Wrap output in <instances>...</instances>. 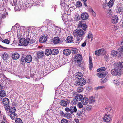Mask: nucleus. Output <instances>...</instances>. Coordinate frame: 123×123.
I'll return each mask as SVG.
<instances>
[{"mask_svg": "<svg viewBox=\"0 0 123 123\" xmlns=\"http://www.w3.org/2000/svg\"><path fill=\"white\" fill-rule=\"evenodd\" d=\"M47 40L46 37L45 36H43L41 37L39 41L41 42H44Z\"/></svg>", "mask_w": 123, "mask_h": 123, "instance_id": "bb28decb", "label": "nucleus"}, {"mask_svg": "<svg viewBox=\"0 0 123 123\" xmlns=\"http://www.w3.org/2000/svg\"><path fill=\"white\" fill-rule=\"evenodd\" d=\"M87 0H81V1H82L84 2H86Z\"/></svg>", "mask_w": 123, "mask_h": 123, "instance_id": "338daca9", "label": "nucleus"}, {"mask_svg": "<svg viewBox=\"0 0 123 123\" xmlns=\"http://www.w3.org/2000/svg\"><path fill=\"white\" fill-rule=\"evenodd\" d=\"M2 42L7 44H9L10 43V41L7 39H5L2 41Z\"/></svg>", "mask_w": 123, "mask_h": 123, "instance_id": "a18cd8bd", "label": "nucleus"}, {"mask_svg": "<svg viewBox=\"0 0 123 123\" xmlns=\"http://www.w3.org/2000/svg\"><path fill=\"white\" fill-rule=\"evenodd\" d=\"M115 68L111 71V74L114 75H117L121 72V68H123V62H116L115 63Z\"/></svg>", "mask_w": 123, "mask_h": 123, "instance_id": "f03ea898", "label": "nucleus"}, {"mask_svg": "<svg viewBox=\"0 0 123 123\" xmlns=\"http://www.w3.org/2000/svg\"><path fill=\"white\" fill-rule=\"evenodd\" d=\"M105 12L106 15L108 17L111 16L113 14L112 11L111 9L106 10Z\"/></svg>", "mask_w": 123, "mask_h": 123, "instance_id": "aec40b11", "label": "nucleus"}, {"mask_svg": "<svg viewBox=\"0 0 123 123\" xmlns=\"http://www.w3.org/2000/svg\"><path fill=\"white\" fill-rule=\"evenodd\" d=\"M60 114L61 116L65 118L66 116V113H64L62 111H61L60 112Z\"/></svg>", "mask_w": 123, "mask_h": 123, "instance_id": "09e8293b", "label": "nucleus"}, {"mask_svg": "<svg viewBox=\"0 0 123 123\" xmlns=\"http://www.w3.org/2000/svg\"><path fill=\"white\" fill-rule=\"evenodd\" d=\"M95 101L94 98L93 96H91L90 98L89 102L90 103H93Z\"/></svg>", "mask_w": 123, "mask_h": 123, "instance_id": "79ce46f5", "label": "nucleus"}, {"mask_svg": "<svg viewBox=\"0 0 123 123\" xmlns=\"http://www.w3.org/2000/svg\"><path fill=\"white\" fill-rule=\"evenodd\" d=\"M114 3L113 0H111L108 3V6L109 7H111L113 6Z\"/></svg>", "mask_w": 123, "mask_h": 123, "instance_id": "2f4dec72", "label": "nucleus"}, {"mask_svg": "<svg viewBox=\"0 0 123 123\" xmlns=\"http://www.w3.org/2000/svg\"><path fill=\"white\" fill-rule=\"evenodd\" d=\"M25 60V58L23 57H22L21 58V59L20 60V63L21 64H23L24 63V62Z\"/></svg>", "mask_w": 123, "mask_h": 123, "instance_id": "6e6d98bb", "label": "nucleus"}, {"mask_svg": "<svg viewBox=\"0 0 123 123\" xmlns=\"http://www.w3.org/2000/svg\"><path fill=\"white\" fill-rule=\"evenodd\" d=\"M6 93L3 90H1L0 92V96L1 97H3L5 96Z\"/></svg>", "mask_w": 123, "mask_h": 123, "instance_id": "c9c22d12", "label": "nucleus"}, {"mask_svg": "<svg viewBox=\"0 0 123 123\" xmlns=\"http://www.w3.org/2000/svg\"><path fill=\"white\" fill-rule=\"evenodd\" d=\"M81 17L79 15H75L74 17V19L75 20L78 21L80 19Z\"/></svg>", "mask_w": 123, "mask_h": 123, "instance_id": "58836bf2", "label": "nucleus"}, {"mask_svg": "<svg viewBox=\"0 0 123 123\" xmlns=\"http://www.w3.org/2000/svg\"><path fill=\"white\" fill-rule=\"evenodd\" d=\"M61 123H68V121L67 120L65 119H62L61 122Z\"/></svg>", "mask_w": 123, "mask_h": 123, "instance_id": "49530a36", "label": "nucleus"}, {"mask_svg": "<svg viewBox=\"0 0 123 123\" xmlns=\"http://www.w3.org/2000/svg\"><path fill=\"white\" fill-rule=\"evenodd\" d=\"M83 90V88L82 87H78L77 89V91L79 93H80Z\"/></svg>", "mask_w": 123, "mask_h": 123, "instance_id": "e433bc0d", "label": "nucleus"}, {"mask_svg": "<svg viewBox=\"0 0 123 123\" xmlns=\"http://www.w3.org/2000/svg\"><path fill=\"white\" fill-rule=\"evenodd\" d=\"M103 119L104 121L106 122H109L111 119L110 116L109 115H105Z\"/></svg>", "mask_w": 123, "mask_h": 123, "instance_id": "4468645a", "label": "nucleus"}, {"mask_svg": "<svg viewBox=\"0 0 123 123\" xmlns=\"http://www.w3.org/2000/svg\"><path fill=\"white\" fill-rule=\"evenodd\" d=\"M60 39L58 37H56L54 38L53 40V43L54 44H57L60 42Z\"/></svg>", "mask_w": 123, "mask_h": 123, "instance_id": "393cba45", "label": "nucleus"}, {"mask_svg": "<svg viewBox=\"0 0 123 123\" xmlns=\"http://www.w3.org/2000/svg\"><path fill=\"white\" fill-rule=\"evenodd\" d=\"M77 106L79 108H81L83 107V105L81 102L78 103L77 104Z\"/></svg>", "mask_w": 123, "mask_h": 123, "instance_id": "c03bdc74", "label": "nucleus"}, {"mask_svg": "<svg viewBox=\"0 0 123 123\" xmlns=\"http://www.w3.org/2000/svg\"><path fill=\"white\" fill-rule=\"evenodd\" d=\"M106 53V51L104 49H99L95 52V55L98 56L103 55Z\"/></svg>", "mask_w": 123, "mask_h": 123, "instance_id": "1a4fd4ad", "label": "nucleus"}, {"mask_svg": "<svg viewBox=\"0 0 123 123\" xmlns=\"http://www.w3.org/2000/svg\"><path fill=\"white\" fill-rule=\"evenodd\" d=\"M119 51H121L123 52V45L121 46V48H120L119 49Z\"/></svg>", "mask_w": 123, "mask_h": 123, "instance_id": "052dcab7", "label": "nucleus"}, {"mask_svg": "<svg viewBox=\"0 0 123 123\" xmlns=\"http://www.w3.org/2000/svg\"><path fill=\"white\" fill-rule=\"evenodd\" d=\"M82 59V55L79 54L76 55L75 58V63L78 66L81 67V61Z\"/></svg>", "mask_w": 123, "mask_h": 123, "instance_id": "20e7f679", "label": "nucleus"}, {"mask_svg": "<svg viewBox=\"0 0 123 123\" xmlns=\"http://www.w3.org/2000/svg\"><path fill=\"white\" fill-rule=\"evenodd\" d=\"M46 21L47 22H48V23L49 24H50L51 23V21H49V20H47Z\"/></svg>", "mask_w": 123, "mask_h": 123, "instance_id": "e2e57ef3", "label": "nucleus"}, {"mask_svg": "<svg viewBox=\"0 0 123 123\" xmlns=\"http://www.w3.org/2000/svg\"><path fill=\"white\" fill-rule=\"evenodd\" d=\"M71 113H70L68 112H67L66 113V117H65V118L67 119H69L72 117V115Z\"/></svg>", "mask_w": 123, "mask_h": 123, "instance_id": "72a5a7b5", "label": "nucleus"}, {"mask_svg": "<svg viewBox=\"0 0 123 123\" xmlns=\"http://www.w3.org/2000/svg\"><path fill=\"white\" fill-rule=\"evenodd\" d=\"M13 3H12L11 2V4H12V5L13 6H15L17 4V3L16 2H14L13 0Z\"/></svg>", "mask_w": 123, "mask_h": 123, "instance_id": "13d9d810", "label": "nucleus"}, {"mask_svg": "<svg viewBox=\"0 0 123 123\" xmlns=\"http://www.w3.org/2000/svg\"><path fill=\"white\" fill-rule=\"evenodd\" d=\"M86 44V41L82 44L81 45V46L82 47H85Z\"/></svg>", "mask_w": 123, "mask_h": 123, "instance_id": "bf43d9fd", "label": "nucleus"}, {"mask_svg": "<svg viewBox=\"0 0 123 123\" xmlns=\"http://www.w3.org/2000/svg\"><path fill=\"white\" fill-rule=\"evenodd\" d=\"M16 111L15 108L14 107H11L9 109V110H7L6 113L8 115H9L10 113H14Z\"/></svg>", "mask_w": 123, "mask_h": 123, "instance_id": "dca6fc26", "label": "nucleus"}, {"mask_svg": "<svg viewBox=\"0 0 123 123\" xmlns=\"http://www.w3.org/2000/svg\"><path fill=\"white\" fill-rule=\"evenodd\" d=\"M100 72H106L105 71L106 69V68L105 67H102L100 68Z\"/></svg>", "mask_w": 123, "mask_h": 123, "instance_id": "de8ad7c7", "label": "nucleus"}, {"mask_svg": "<svg viewBox=\"0 0 123 123\" xmlns=\"http://www.w3.org/2000/svg\"><path fill=\"white\" fill-rule=\"evenodd\" d=\"M78 28H82L84 31L86 30L87 28V26L86 23H83L82 21H79L78 25Z\"/></svg>", "mask_w": 123, "mask_h": 123, "instance_id": "423d86ee", "label": "nucleus"}, {"mask_svg": "<svg viewBox=\"0 0 123 123\" xmlns=\"http://www.w3.org/2000/svg\"><path fill=\"white\" fill-rule=\"evenodd\" d=\"M90 11L92 12V13L93 14V15L94 16H95V12L94 11L93 9H90Z\"/></svg>", "mask_w": 123, "mask_h": 123, "instance_id": "4d7b16f0", "label": "nucleus"}, {"mask_svg": "<svg viewBox=\"0 0 123 123\" xmlns=\"http://www.w3.org/2000/svg\"><path fill=\"white\" fill-rule=\"evenodd\" d=\"M117 11L118 12L120 13V12H123V8L122 6H118L117 9Z\"/></svg>", "mask_w": 123, "mask_h": 123, "instance_id": "a878e982", "label": "nucleus"}, {"mask_svg": "<svg viewBox=\"0 0 123 123\" xmlns=\"http://www.w3.org/2000/svg\"><path fill=\"white\" fill-rule=\"evenodd\" d=\"M89 69L90 70H92L93 65L92 61V59L90 56H89Z\"/></svg>", "mask_w": 123, "mask_h": 123, "instance_id": "5701e85b", "label": "nucleus"}, {"mask_svg": "<svg viewBox=\"0 0 123 123\" xmlns=\"http://www.w3.org/2000/svg\"><path fill=\"white\" fill-rule=\"evenodd\" d=\"M9 115L10 118L12 120H13L14 119H15L17 116V114H15V113H11Z\"/></svg>", "mask_w": 123, "mask_h": 123, "instance_id": "7c9ffc66", "label": "nucleus"}, {"mask_svg": "<svg viewBox=\"0 0 123 123\" xmlns=\"http://www.w3.org/2000/svg\"><path fill=\"white\" fill-rule=\"evenodd\" d=\"M35 41L33 39H31L30 40V39L29 41V43L30 44H32Z\"/></svg>", "mask_w": 123, "mask_h": 123, "instance_id": "864d4df0", "label": "nucleus"}, {"mask_svg": "<svg viewBox=\"0 0 123 123\" xmlns=\"http://www.w3.org/2000/svg\"><path fill=\"white\" fill-rule=\"evenodd\" d=\"M83 75L80 72H78L76 73V78L77 79H79L82 78Z\"/></svg>", "mask_w": 123, "mask_h": 123, "instance_id": "6ab92c4d", "label": "nucleus"}, {"mask_svg": "<svg viewBox=\"0 0 123 123\" xmlns=\"http://www.w3.org/2000/svg\"><path fill=\"white\" fill-rule=\"evenodd\" d=\"M44 53L43 51L39 52L37 54V57L39 58H42L43 56Z\"/></svg>", "mask_w": 123, "mask_h": 123, "instance_id": "c756f323", "label": "nucleus"}, {"mask_svg": "<svg viewBox=\"0 0 123 123\" xmlns=\"http://www.w3.org/2000/svg\"><path fill=\"white\" fill-rule=\"evenodd\" d=\"M82 6V4L81 2L80 1H78L77 2L76 4V7H80Z\"/></svg>", "mask_w": 123, "mask_h": 123, "instance_id": "ea45409f", "label": "nucleus"}, {"mask_svg": "<svg viewBox=\"0 0 123 123\" xmlns=\"http://www.w3.org/2000/svg\"><path fill=\"white\" fill-rule=\"evenodd\" d=\"M51 50L48 49H46L45 51V54L47 55H49L52 54Z\"/></svg>", "mask_w": 123, "mask_h": 123, "instance_id": "c85d7f7f", "label": "nucleus"}, {"mask_svg": "<svg viewBox=\"0 0 123 123\" xmlns=\"http://www.w3.org/2000/svg\"><path fill=\"white\" fill-rule=\"evenodd\" d=\"M79 80L78 81L75 82V84L77 85H78V83L80 85H85L86 83V82L84 78H82L79 79Z\"/></svg>", "mask_w": 123, "mask_h": 123, "instance_id": "f8f14e48", "label": "nucleus"}, {"mask_svg": "<svg viewBox=\"0 0 123 123\" xmlns=\"http://www.w3.org/2000/svg\"><path fill=\"white\" fill-rule=\"evenodd\" d=\"M83 96L81 94H78L75 97V99H73V104H74L76 103L77 102L80 101L82 98Z\"/></svg>", "mask_w": 123, "mask_h": 123, "instance_id": "6e6552de", "label": "nucleus"}, {"mask_svg": "<svg viewBox=\"0 0 123 123\" xmlns=\"http://www.w3.org/2000/svg\"><path fill=\"white\" fill-rule=\"evenodd\" d=\"M8 57V56L6 53H4L2 54V57L4 60H6Z\"/></svg>", "mask_w": 123, "mask_h": 123, "instance_id": "f704fd0d", "label": "nucleus"}, {"mask_svg": "<svg viewBox=\"0 0 123 123\" xmlns=\"http://www.w3.org/2000/svg\"><path fill=\"white\" fill-rule=\"evenodd\" d=\"M105 87L104 86H100L96 87V88L97 89H100L104 88Z\"/></svg>", "mask_w": 123, "mask_h": 123, "instance_id": "603ef678", "label": "nucleus"}, {"mask_svg": "<svg viewBox=\"0 0 123 123\" xmlns=\"http://www.w3.org/2000/svg\"><path fill=\"white\" fill-rule=\"evenodd\" d=\"M89 17L88 15L86 13H82L81 15V17L82 20H85L87 19Z\"/></svg>", "mask_w": 123, "mask_h": 123, "instance_id": "2eb2a0df", "label": "nucleus"}, {"mask_svg": "<svg viewBox=\"0 0 123 123\" xmlns=\"http://www.w3.org/2000/svg\"><path fill=\"white\" fill-rule=\"evenodd\" d=\"M113 83L116 84H119L120 83L119 81H118V80H113Z\"/></svg>", "mask_w": 123, "mask_h": 123, "instance_id": "3c124183", "label": "nucleus"}, {"mask_svg": "<svg viewBox=\"0 0 123 123\" xmlns=\"http://www.w3.org/2000/svg\"><path fill=\"white\" fill-rule=\"evenodd\" d=\"M108 80L106 78L102 79L101 80V82L102 83H104L106 82Z\"/></svg>", "mask_w": 123, "mask_h": 123, "instance_id": "37998d69", "label": "nucleus"}, {"mask_svg": "<svg viewBox=\"0 0 123 123\" xmlns=\"http://www.w3.org/2000/svg\"><path fill=\"white\" fill-rule=\"evenodd\" d=\"M71 53V51L68 49H65L63 51V54L66 55H69Z\"/></svg>", "mask_w": 123, "mask_h": 123, "instance_id": "412c9836", "label": "nucleus"}, {"mask_svg": "<svg viewBox=\"0 0 123 123\" xmlns=\"http://www.w3.org/2000/svg\"><path fill=\"white\" fill-rule=\"evenodd\" d=\"M106 111H111L112 109V108L111 107H107L106 108Z\"/></svg>", "mask_w": 123, "mask_h": 123, "instance_id": "8fccbe9b", "label": "nucleus"}, {"mask_svg": "<svg viewBox=\"0 0 123 123\" xmlns=\"http://www.w3.org/2000/svg\"><path fill=\"white\" fill-rule=\"evenodd\" d=\"M73 37L72 36H69L67 37L66 41L67 43H70L72 42L73 41Z\"/></svg>", "mask_w": 123, "mask_h": 123, "instance_id": "b1692460", "label": "nucleus"}, {"mask_svg": "<svg viewBox=\"0 0 123 123\" xmlns=\"http://www.w3.org/2000/svg\"><path fill=\"white\" fill-rule=\"evenodd\" d=\"M73 35L75 37H77V41L79 42L81 40L84 36L85 33L82 29H76L73 31Z\"/></svg>", "mask_w": 123, "mask_h": 123, "instance_id": "f257e3e1", "label": "nucleus"}, {"mask_svg": "<svg viewBox=\"0 0 123 123\" xmlns=\"http://www.w3.org/2000/svg\"><path fill=\"white\" fill-rule=\"evenodd\" d=\"M117 54V51L115 50L112 51L111 53V56L114 57L116 56Z\"/></svg>", "mask_w": 123, "mask_h": 123, "instance_id": "473e14b6", "label": "nucleus"}, {"mask_svg": "<svg viewBox=\"0 0 123 123\" xmlns=\"http://www.w3.org/2000/svg\"><path fill=\"white\" fill-rule=\"evenodd\" d=\"M15 121L16 123H23L21 119L20 118H17Z\"/></svg>", "mask_w": 123, "mask_h": 123, "instance_id": "4c0bfd02", "label": "nucleus"}, {"mask_svg": "<svg viewBox=\"0 0 123 123\" xmlns=\"http://www.w3.org/2000/svg\"><path fill=\"white\" fill-rule=\"evenodd\" d=\"M9 101V99L7 98H4L3 100V103L5 105L4 107L6 110L9 108V106L8 105Z\"/></svg>", "mask_w": 123, "mask_h": 123, "instance_id": "9d476101", "label": "nucleus"}, {"mask_svg": "<svg viewBox=\"0 0 123 123\" xmlns=\"http://www.w3.org/2000/svg\"><path fill=\"white\" fill-rule=\"evenodd\" d=\"M20 55L19 54L17 53H14L12 55V57L15 60H16L19 57Z\"/></svg>", "mask_w": 123, "mask_h": 123, "instance_id": "4be33fe9", "label": "nucleus"}, {"mask_svg": "<svg viewBox=\"0 0 123 123\" xmlns=\"http://www.w3.org/2000/svg\"><path fill=\"white\" fill-rule=\"evenodd\" d=\"M100 68L99 69H98L97 70V71L98 72H99L100 71Z\"/></svg>", "mask_w": 123, "mask_h": 123, "instance_id": "69168bd1", "label": "nucleus"}, {"mask_svg": "<svg viewBox=\"0 0 123 123\" xmlns=\"http://www.w3.org/2000/svg\"><path fill=\"white\" fill-rule=\"evenodd\" d=\"M30 39L27 38L26 39L25 38L20 39L19 41V44L20 45L26 46L29 43Z\"/></svg>", "mask_w": 123, "mask_h": 123, "instance_id": "39448f33", "label": "nucleus"}, {"mask_svg": "<svg viewBox=\"0 0 123 123\" xmlns=\"http://www.w3.org/2000/svg\"><path fill=\"white\" fill-rule=\"evenodd\" d=\"M104 58L106 59H108L109 58V57L108 55H105L104 56Z\"/></svg>", "mask_w": 123, "mask_h": 123, "instance_id": "680f3d73", "label": "nucleus"}, {"mask_svg": "<svg viewBox=\"0 0 123 123\" xmlns=\"http://www.w3.org/2000/svg\"><path fill=\"white\" fill-rule=\"evenodd\" d=\"M72 53L74 54H76L78 52V49L77 48H73L72 49Z\"/></svg>", "mask_w": 123, "mask_h": 123, "instance_id": "a19ab883", "label": "nucleus"}, {"mask_svg": "<svg viewBox=\"0 0 123 123\" xmlns=\"http://www.w3.org/2000/svg\"><path fill=\"white\" fill-rule=\"evenodd\" d=\"M89 102V99L88 98L86 97H84L81 100V102L84 105H87Z\"/></svg>", "mask_w": 123, "mask_h": 123, "instance_id": "f3484780", "label": "nucleus"}, {"mask_svg": "<svg viewBox=\"0 0 123 123\" xmlns=\"http://www.w3.org/2000/svg\"><path fill=\"white\" fill-rule=\"evenodd\" d=\"M118 16L116 15H114L111 18V21L113 24H116L118 21Z\"/></svg>", "mask_w": 123, "mask_h": 123, "instance_id": "9b49d317", "label": "nucleus"}, {"mask_svg": "<svg viewBox=\"0 0 123 123\" xmlns=\"http://www.w3.org/2000/svg\"><path fill=\"white\" fill-rule=\"evenodd\" d=\"M52 54L54 55H55L58 54L59 53V51L57 49H54L51 50Z\"/></svg>", "mask_w": 123, "mask_h": 123, "instance_id": "cd10ccee", "label": "nucleus"}, {"mask_svg": "<svg viewBox=\"0 0 123 123\" xmlns=\"http://www.w3.org/2000/svg\"><path fill=\"white\" fill-rule=\"evenodd\" d=\"M2 86H1V85H0V89H2Z\"/></svg>", "mask_w": 123, "mask_h": 123, "instance_id": "774afa93", "label": "nucleus"}, {"mask_svg": "<svg viewBox=\"0 0 123 123\" xmlns=\"http://www.w3.org/2000/svg\"><path fill=\"white\" fill-rule=\"evenodd\" d=\"M92 34L89 33L88 34V39H90L91 37L92 38Z\"/></svg>", "mask_w": 123, "mask_h": 123, "instance_id": "5fc2aeb1", "label": "nucleus"}, {"mask_svg": "<svg viewBox=\"0 0 123 123\" xmlns=\"http://www.w3.org/2000/svg\"><path fill=\"white\" fill-rule=\"evenodd\" d=\"M84 4L85 6L86 7L87 6L86 4V2H84Z\"/></svg>", "mask_w": 123, "mask_h": 123, "instance_id": "0e129e2a", "label": "nucleus"}, {"mask_svg": "<svg viewBox=\"0 0 123 123\" xmlns=\"http://www.w3.org/2000/svg\"><path fill=\"white\" fill-rule=\"evenodd\" d=\"M107 74V72H100L97 74V75L98 77L102 78L104 77Z\"/></svg>", "mask_w": 123, "mask_h": 123, "instance_id": "ddd939ff", "label": "nucleus"}, {"mask_svg": "<svg viewBox=\"0 0 123 123\" xmlns=\"http://www.w3.org/2000/svg\"><path fill=\"white\" fill-rule=\"evenodd\" d=\"M25 61L27 63H30L32 60V58L30 55H27L25 58Z\"/></svg>", "mask_w": 123, "mask_h": 123, "instance_id": "a211bd4d", "label": "nucleus"}, {"mask_svg": "<svg viewBox=\"0 0 123 123\" xmlns=\"http://www.w3.org/2000/svg\"><path fill=\"white\" fill-rule=\"evenodd\" d=\"M65 110L67 112H70L73 115H74V113H77L78 112L76 107L74 106H72L69 108H66Z\"/></svg>", "mask_w": 123, "mask_h": 123, "instance_id": "7ed1b4c3", "label": "nucleus"}, {"mask_svg": "<svg viewBox=\"0 0 123 123\" xmlns=\"http://www.w3.org/2000/svg\"><path fill=\"white\" fill-rule=\"evenodd\" d=\"M70 103V100L67 99L62 100L59 103L60 105L63 107H66L68 104Z\"/></svg>", "mask_w": 123, "mask_h": 123, "instance_id": "0eeeda50", "label": "nucleus"}]
</instances>
